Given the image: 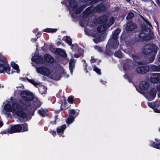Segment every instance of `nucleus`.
Wrapping results in <instances>:
<instances>
[{
	"label": "nucleus",
	"instance_id": "1",
	"mask_svg": "<svg viewBox=\"0 0 160 160\" xmlns=\"http://www.w3.org/2000/svg\"><path fill=\"white\" fill-rule=\"evenodd\" d=\"M4 108L5 111L11 112L14 115H16L20 118H24L26 117L22 106L18 104H13L12 101H7L4 105Z\"/></svg>",
	"mask_w": 160,
	"mask_h": 160
},
{
	"label": "nucleus",
	"instance_id": "2",
	"mask_svg": "<svg viewBox=\"0 0 160 160\" xmlns=\"http://www.w3.org/2000/svg\"><path fill=\"white\" fill-rule=\"evenodd\" d=\"M107 16H102L97 19V22L98 24H101L97 28V30L99 32H103L113 24L114 18L113 17L110 18L109 21H107Z\"/></svg>",
	"mask_w": 160,
	"mask_h": 160
},
{
	"label": "nucleus",
	"instance_id": "3",
	"mask_svg": "<svg viewBox=\"0 0 160 160\" xmlns=\"http://www.w3.org/2000/svg\"><path fill=\"white\" fill-rule=\"evenodd\" d=\"M142 18L146 22L147 27H143L142 28V31L139 34V37L144 40H148L152 38V36L150 34L151 29L152 27L149 22L143 17L141 16Z\"/></svg>",
	"mask_w": 160,
	"mask_h": 160
},
{
	"label": "nucleus",
	"instance_id": "4",
	"mask_svg": "<svg viewBox=\"0 0 160 160\" xmlns=\"http://www.w3.org/2000/svg\"><path fill=\"white\" fill-rule=\"evenodd\" d=\"M157 50V47L154 44H148L146 45L144 47L143 49V53L145 55L151 54V58L149 59V62L151 63L154 60L155 56Z\"/></svg>",
	"mask_w": 160,
	"mask_h": 160
},
{
	"label": "nucleus",
	"instance_id": "5",
	"mask_svg": "<svg viewBox=\"0 0 160 160\" xmlns=\"http://www.w3.org/2000/svg\"><path fill=\"white\" fill-rule=\"evenodd\" d=\"M36 71L38 73L48 76L55 80H58L59 79L56 76V73H53L51 70L47 68L41 66L38 68H36Z\"/></svg>",
	"mask_w": 160,
	"mask_h": 160
},
{
	"label": "nucleus",
	"instance_id": "6",
	"mask_svg": "<svg viewBox=\"0 0 160 160\" xmlns=\"http://www.w3.org/2000/svg\"><path fill=\"white\" fill-rule=\"evenodd\" d=\"M5 71L8 74H13L10 71V68L6 59L2 57L0 54V73H4Z\"/></svg>",
	"mask_w": 160,
	"mask_h": 160
},
{
	"label": "nucleus",
	"instance_id": "7",
	"mask_svg": "<svg viewBox=\"0 0 160 160\" xmlns=\"http://www.w3.org/2000/svg\"><path fill=\"white\" fill-rule=\"evenodd\" d=\"M28 130L27 125L26 123L22 124L21 125H16L8 129V132L12 133L19 132H23Z\"/></svg>",
	"mask_w": 160,
	"mask_h": 160
},
{
	"label": "nucleus",
	"instance_id": "8",
	"mask_svg": "<svg viewBox=\"0 0 160 160\" xmlns=\"http://www.w3.org/2000/svg\"><path fill=\"white\" fill-rule=\"evenodd\" d=\"M120 32V29H117L112 34V38H110L108 41V44H111L112 48L114 49H115L118 47L119 43L117 40V39L118 38V35Z\"/></svg>",
	"mask_w": 160,
	"mask_h": 160
},
{
	"label": "nucleus",
	"instance_id": "9",
	"mask_svg": "<svg viewBox=\"0 0 160 160\" xmlns=\"http://www.w3.org/2000/svg\"><path fill=\"white\" fill-rule=\"evenodd\" d=\"M21 97L23 98V101L21 103L27 106L33 99V96L32 93L28 91H23L21 94Z\"/></svg>",
	"mask_w": 160,
	"mask_h": 160
},
{
	"label": "nucleus",
	"instance_id": "10",
	"mask_svg": "<svg viewBox=\"0 0 160 160\" xmlns=\"http://www.w3.org/2000/svg\"><path fill=\"white\" fill-rule=\"evenodd\" d=\"M79 111L78 110L75 111L73 109L69 110V117L67 120V123L70 124L72 123L74 118L78 115Z\"/></svg>",
	"mask_w": 160,
	"mask_h": 160
},
{
	"label": "nucleus",
	"instance_id": "11",
	"mask_svg": "<svg viewBox=\"0 0 160 160\" xmlns=\"http://www.w3.org/2000/svg\"><path fill=\"white\" fill-rule=\"evenodd\" d=\"M156 90L154 88H152L148 92H144V96L149 100H153L156 95Z\"/></svg>",
	"mask_w": 160,
	"mask_h": 160
},
{
	"label": "nucleus",
	"instance_id": "12",
	"mask_svg": "<svg viewBox=\"0 0 160 160\" xmlns=\"http://www.w3.org/2000/svg\"><path fill=\"white\" fill-rule=\"evenodd\" d=\"M149 87V84L145 82H142L139 84V88L140 90L137 89V91L140 93H142L146 92V90Z\"/></svg>",
	"mask_w": 160,
	"mask_h": 160
},
{
	"label": "nucleus",
	"instance_id": "13",
	"mask_svg": "<svg viewBox=\"0 0 160 160\" xmlns=\"http://www.w3.org/2000/svg\"><path fill=\"white\" fill-rule=\"evenodd\" d=\"M63 40L68 43L71 46V48L72 50L78 48V45L77 44H71L72 39L70 37L67 36H65L63 38Z\"/></svg>",
	"mask_w": 160,
	"mask_h": 160
},
{
	"label": "nucleus",
	"instance_id": "14",
	"mask_svg": "<svg viewBox=\"0 0 160 160\" xmlns=\"http://www.w3.org/2000/svg\"><path fill=\"white\" fill-rule=\"evenodd\" d=\"M149 68L148 67L146 66H139L137 69V72L140 73H145L149 70Z\"/></svg>",
	"mask_w": 160,
	"mask_h": 160
},
{
	"label": "nucleus",
	"instance_id": "15",
	"mask_svg": "<svg viewBox=\"0 0 160 160\" xmlns=\"http://www.w3.org/2000/svg\"><path fill=\"white\" fill-rule=\"evenodd\" d=\"M32 60L37 63H42L44 62V60L38 55H34V56H32Z\"/></svg>",
	"mask_w": 160,
	"mask_h": 160
},
{
	"label": "nucleus",
	"instance_id": "16",
	"mask_svg": "<svg viewBox=\"0 0 160 160\" xmlns=\"http://www.w3.org/2000/svg\"><path fill=\"white\" fill-rule=\"evenodd\" d=\"M155 142H151L150 143V145L154 148L160 149V139L155 138Z\"/></svg>",
	"mask_w": 160,
	"mask_h": 160
},
{
	"label": "nucleus",
	"instance_id": "17",
	"mask_svg": "<svg viewBox=\"0 0 160 160\" xmlns=\"http://www.w3.org/2000/svg\"><path fill=\"white\" fill-rule=\"evenodd\" d=\"M136 25L135 23L130 22L127 23L126 26V28L127 30L130 31L136 28Z\"/></svg>",
	"mask_w": 160,
	"mask_h": 160
},
{
	"label": "nucleus",
	"instance_id": "18",
	"mask_svg": "<svg viewBox=\"0 0 160 160\" xmlns=\"http://www.w3.org/2000/svg\"><path fill=\"white\" fill-rule=\"evenodd\" d=\"M66 128V125L65 124L58 127L57 129V131L58 135L62 137H64V135H62L64 131Z\"/></svg>",
	"mask_w": 160,
	"mask_h": 160
},
{
	"label": "nucleus",
	"instance_id": "19",
	"mask_svg": "<svg viewBox=\"0 0 160 160\" xmlns=\"http://www.w3.org/2000/svg\"><path fill=\"white\" fill-rule=\"evenodd\" d=\"M75 62L74 60L73 59H71L69 62V67L70 73L71 74H72L73 69L75 68Z\"/></svg>",
	"mask_w": 160,
	"mask_h": 160
},
{
	"label": "nucleus",
	"instance_id": "20",
	"mask_svg": "<svg viewBox=\"0 0 160 160\" xmlns=\"http://www.w3.org/2000/svg\"><path fill=\"white\" fill-rule=\"evenodd\" d=\"M76 3L74 0H71L69 2V8L70 11L74 10L76 9Z\"/></svg>",
	"mask_w": 160,
	"mask_h": 160
},
{
	"label": "nucleus",
	"instance_id": "21",
	"mask_svg": "<svg viewBox=\"0 0 160 160\" xmlns=\"http://www.w3.org/2000/svg\"><path fill=\"white\" fill-rule=\"evenodd\" d=\"M44 60L46 62L51 63L54 62V59L50 55L48 54H46L44 57Z\"/></svg>",
	"mask_w": 160,
	"mask_h": 160
},
{
	"label": "nucleus",
	"instance_id": "22",
	"mask_svg": "<svg viewBox=\"0 0 160 160\" xmlns=\"http://www.w3.org/2000/svg\"><path fill=\"white\" fill-rule=\"evenodd\" d=\"M11 65L13 69L16 70V71H15V72L17 73H19V72L20 71L19 68V66L18 65L15 63L14 62H12L11 63Z\"/></svg>",
	"mask_w": 160,
	"mask_h": 160
},
{
	"label": "nucleus",
	"instance_id": "23",
	"mask_svg": "<svg viewBox=\"0 0 160 160\" xmlns=\"http://www.w3.org/2000/svg\"><path fill=\"white\" fill-rule=\"evenodd\" d=\"M154 108V112L157 113H160V103L159 102H156Z\"/></svg>",
	"mask_w": 160,
	"mask_h": 160
},
{
	"label": "nucleus",
	"instance_id": "24",
	"mask_svg": "<svg viewBox=\"0 0 160 160\" xmlns=\"http://www.w3.org/2000/svg\"><path fill=\"white\" fill-rule=\"evenodd\" d=\"M151 75H152V80L153 78H155L156 79H158V82L160 80V73H152Z\"/></svg>",
	"mask_w": 160,
	"mask_h": 160
},
{
	"label": "nucleus",
	"instance_id": "25",
	"mask_svg": "<svg viewBox=\"0 0 160 160\" xmlns=\"http://www.w3.org/2000/svg\"><path fill=\"white\" fill-rule=\"evenodd\" d=\"M132 63V61H130L128 63H125L123 66V69L125 70H128L131 69L132 67L130 66V65H131Z\"/></svg>",
	"mask_w": 160,
	"mask_h": 160
},
{
	"label": "nucleus",
	"instance_id": "26",
	"mask_svg": "<svg viewBox=\"0 0 160 160\" xmlns=\"http://www.w3.org/2000/svg\"><path fill=\"white\" fill-rule=\"evenodd\" d=\"M92 36L93 37H94V38L93 39V40L95 43H97L101 41V39L100 38V37L98 34H93Z\"/></svg>",
	"mask_w": 160,
	"mask_h": 160
},
{
	"label": "nucleus",
	"instance_id": "27",
	"mask_svg": "<svg viewBox=\"0 0 160 160\" xmlns=\"http://www.w3.org/2000/svg\"><path fill=\"white\" fill-rule=\"evenodd\" d=\"M104 9L105 7L104 6L102 5H100L98 6L97 7H96L95 9L96 12H99L104 10Z\"/></svg>",
	"mask_w": 160,
	"mask_h": 160
},
{
	"label": "nucleus",
	"instance_id": "28",
	"mask_svg": "<svg viewBox=\"0 0 160 160\" xmlns=\"http://www.w3.org/2000/svg\"><path fill=\"white\" fill-rule=\"evenodd\" d=\"M43 31L47 32H54L57 31V29L47 28L43 30Z\"/></svg>",
	"mask_w": 160,
	"mask_h": 160
},
{
	"label": "nucleus",
	"instance_id": "29",
	"mask_svg": "<svg viewBox=\"0 0 160 160\" xmlns=\"http://www.w3.org/2000/svg\"><path fill=\"white\" fill-rule=\"evenodd\" d=\"M38 89L39 92L41 94H43L46 92V88L43 86H41Z\"/></svg>",
	"mask_w": 160,
	"mask_h": 160
},
{
	"label": "nucleus",
	"instance_id": "30",
	"mask_svg": "<svg viewBox=\"0 0 160 160\" xmlns=\"http://www.w3.org/2000/svg\"><path fill=\"white\" fill-rule=\"evenodd\" d=\"M150 68L152 71L159 72V67L156 66L152 65L150 66Z\"/></svg>",
	"mask_w": 160,
	"mask_h": 160
},
{
	"label": "nucleus",
	"instance_id": "31",
	"mask_svg": "<svg viewBox=\"0 0 160 160\" xmlns=\"http://www.w3.org/2000/svg\"><path fill=\"white\" fill-rule=\"evenodd\" d=\"M38 112L39 114L43 117L45 116L47 114L46 110L43 109H40L38 110Z\"/></svg>",
	"mask_w": 160,
	"mask_h": 160
},
{
	"label": "nucleus",
	"instance_id": "32",
	"mask_svg": "<svg viewBox=\"0 0 160 160\" xmlns=\"http://www.w3.org/2000/svg\"><path fill=\"white\" fill-rule=\"evenodd\" d=\"M114 55L115 56L119 58H121L122 57V53L121 51H119L115 52L114 53Z\"/></svg>",
	"mask_w": 160,
	"mask_h": 160
},
{
	"label": "nucleus",
	"instance_id": "33",
	"mask_svg": "<svg viewBox=\"0 0 160 160\" xmlns=\"http://www.w3.org/2000/svg\"><path fill=\"white\" fill-rule=\"evenodd\" d=\"M56 51L58 52H62V53L61 54L63 57H65L66 56V54L65 52L63 51L62 49L60 48H58L57 49Z\"/></svg>",
	"mask_w": 160,
	"mask_h": 160
},
{
	"label": "nucleus",
	"instance_id": "34",
	"mask_svg": "<svg viewBox=\"0 0 160 160\" xmlns=\"http://www.w3.org/2000/svg\"><path fill=\"white\" fill-rule=\"evenodd\" d=\"M27 80L30 83L33 84L34 86H37L38 84V83L37 82L33 80H30L28 79H27Z\"/></svg>",
	"mask_w": 160,
	"mask_h": 160
},
{
	"label": "nucleus",
	"instance_id": "35",
	"mask_svg": "<svg viewBox=\"0 0 160 160\" xmlns=\"http://www.w3.org/2000/svg\"><path fill=\"white\" fill-rule=\"evenodd\" d=\"M78 51L79 52H80V53L78 55H77L76 53L74 55V57L76 58H78L80 57L82 53V50L81 49H78Z\"/></svg>",
	"mask_w": 160,
	"mask_h": 160
},
{
	"label": "nucleus",
	"instance_id": "36",
	"mask_svg": "<svg viewBox=\"0 0 160 160\" xmlns=\"http://www.w3.org/2000/svg\"><path fill=\"white\" fill-rule=\"evenodd\" d=\"M93 70L96 72L98 74H100V71L99 69L96 66H93Z\"/></svg>",
	"mask_w": 160,
	"mask_h": 160
},
{
	"label": "nucleus",
	"instance_id": "37",
	"mask_svg": "<svg viewBox=\"0 0 160 160\" xmlns=\"http://www.w3.org/2000/svg\"><path fill=\"white\" fill-rule=\"evenodd\" d=\"M134 16V14L133 13L129 12L128 13V14L127 17V19H131L132 18V17H133Z\"/></svg>",
	"mask_w": 160,
	"mask_h": 160
},
{
	"label": "nucleus",
	"instance_id": "38",
	"mask_svg": "<svg viewBox=\"0 0 160 160\" xmlns=\"http://www.w3.org/2000/svg\"><path fill=\"white\" fill-rule=\"evenodd\" d=\"M156 104V102L155 103H148V105L149 107L152 108L154 110V107Z\"/></svg>",
	"mask_w": 160,
	"mask_h": 160
},
{
	"label": "nucleus",
	"instance_id": "39",
	"mask_svg": "<svg viewBox=\"0 0 160 160\" xmlns=\"http://www.w3.org/2000/svg\"><path fill=\"white\" fill-rule=\"evenodd\" d=\"M68 100L69 102L72 103L73 102V98L71 96L69 97L68 98Z\"/></svg>",
	"mask_w": 160,
	"mask_h": 160
},
{
	"label": "nucleus",
	"instance_id": "40",
	"mask_svg": "<svg viewBox=\"0 0 160 160\" xmlns=\"http://www.w3.org/2000/svg\"><path fill=\"white\" fill-rule=\"evenodd\" d=\"M85 32L86 34L87 35H90L91 34V31L88 29H86L85 30Z\"/></svg>",
	"mask_w": 160,
	"mask_h": 160
},
{
	"label": "nucleus",
	"instance_id": "41",
	"mask_svg": "<svg viewBox=\"0 0 160 160\" xmlns=\"http://www.w3.org/2000/svg\"><path fill=\"white\" fill-rule=\"evenodd\" d=\"M150 80V81L153 83H155L158 82V79H156L155 78H153L152 80V76H151Z\"/></svg>",
	"mask_w": 160,
	"mask_h": 160
},
{
	"label": "nucleus",
	"instance_id": "42",
	"mask_svg": "<svg viewBox=\"0 0 160 160\" xmlns=\"http://www.w3.org/2000/svg\"><path fill=\"white\" fill-rule=\"evenodd\" d=\"M82 9H81V8H80V9L79 8L78 10H77L75 12V13L76 14H78L80 13V12L82 11Z\"/></svg>",
	"mask_w": 160,
	"mask_h": 160
},
{
	"label": "nucleus",
	"instance_id": "43",
	"mask_svg": "<svg viewBox=\"0 0 160 160\" xmlns=\"http://www.w3.org/2000/svg\"><path fill=\"white\" fill-rule=\"evenodd\" d=\"M50 133H51L53 136L56 135V132L55 131L53 130H51L50 131Z\"/></svg>",
	"mask_w": 160,
	"mask_h": 160
},
{
	"label": "nucleus",
	"instance_id": "44",
	"mask_svg": "<svg viewBox=\"0 0 160 160\" xmlns=\"http://www.w3.org/2000/svg\"><path fill=\"white\" fill-rule=\"evenodd\" d=\"M132 57L133 58V59L134 61H135L136 60H137V59L138 58L136 56H135L134 55H132Z\"/></svg>",
	"mask_w": 160,
	"mask_h": 160
},
{
	"label": "nucleus",
	"instance_id": "45",
	"mask_svg": "<svg viewBox=\"0 0 160 160\" xmlns=\"http://www.w3.org/2000/svg\"><path fill=\"white\" fill-rule=\"evenodd\" d=\"M38 38L37 37V38H32L31 40L33 42H35L37 41Z\"/></svg>",
	"mask_w": 160,
	"mask_h": 160
},
{
	"label": "nucleus",
	"instance_id": "46",
	"mask_svg": "<svg viewBox=\"0 0 160 160\" xmlns=\"http://www.w3.org/2000/svg\"><path fill=\"white\" fill-rule=\"evenodd\" d=\"M96 59L94 58H92L91 60V62H95L96 61Z\"/></svg>",
	"mask_w": 160,
	"mask_h": 160
},
{
	"label": "nucleus",
	"instance_id": "47",
	"mask_svg": "<svg viewBox=\"0 0 160 160\" xmlns=\"http://www.w3.org/2000/svg\"><path fill=\"white\" fill-rule=\"evenodd\" d=\"M63 104H62L61 105V109L62 110H65L67 108H63Z\"/></svg>",
	"mask_w": 160,
	"mask_h": 160
},
{
	"label": "nucleus",
	"instance_id": "48",
	"mask_svg": "<svg viewBox=\"0 0 160 160\" xmlns=\"http://www.w3.org/2000/svg\"><path fill=\"white\" fill-rule=\"evenodd\" d=\"M57 119H58V118H56L55 119V123H54V122H51V123H52V124H56V123L55 122L57 120Z\"/></svg>",
	"mask_w": 160,
	"mask_h": 160
},
{
	"label": "nucleus",
	"instance_id": "49",
	"mask_svg": "<svg viewBox=\"0 0 160 160\" xmlns=\"http://www.w3.org/2000/svg\"><path fill=\"white\" fill-rule=\"evenodd\" d=\"M61 72H62V73H65V70L64 69H62L61 70Z\"/></svg>",
	"mask_w": 160,
	"mask_h": 160
},
{
	"label": "nucleus",
	"instance_id": "50",
	"mask_svg": "<svg viewBox=\"0 0 160 160\" xmlns=\"http://www.w3.org/2000/svg\"><path fill=\"white\" fill-rule=\"evenodd\" d=\"M157 89H158V91H159L160 94V86H158L157 87Z\"/></svg>",
	"mask_w": 160,
	"mask_h": 160
},
{
	"label": "nucleus",
	"instance_id": "51",
	"mask_svg": "<svg viewBox=\"0 0 160 160\" xmlns=\"http://www.w3.org/2000/svg\"><path fill=\"white\" fill-rule=\"evenodd\" d=\"M3 125V123L0 121V127H1Z\"/></svg>",
	"mask_w": 160,
	"mask_h": 160
},
{
	"label": "nucleus",
	"instance_id": "52",
	"mask_svg": "<svg viewBox=\"0 0 160 160\" xmlns=\"http://www.w3.org/2000/svg\"><path fill=\"white\" fill-rule=\"evenodd\" d=\"M20 79L21 80H22V81H24L25 80L24 78H20Z\"/></svg>",
	"mask_w": 160,
	"mask_h": 160
},
{
	"label": "nucleus",
	"instance_id": "53",
	"mask_svg": "<svg viewBox=\"0 0 160 160\" xmlns=\"http://www.w3.org/2000/svg\"><path fill=\"white\" fill-rule=\"evenodd\" d=\"M102 83L103 84H105L106 83V82L105 81H102Z\"/></svg>",
	"mask_w": 160,
	"mask_h": 160
},
{
	"label": "nucleus",
	"instance_id": "54",
	"mask_svg": "<svg viewBox=\"0 0 160 160\" xmlns=\"http://www.w3.org/2000/svg\"><path fill=\"white\" fill-rule=\"evenodd\" d=\"M85 69H84V70H85V69H86V66H87V65H86V64H85Z\"/></svg>",
	"mask_w": 160,
	"mask_h": 160
},
{
	"label": "nucleus",
	"instance_id": "55",
	"mask_svg": "<svg viewBox=\"0 0 160 160\" xmlns=\"http://www.w3.org/2000/svg\"><path fill=\"white\" fill-rule=\"evenodd\" d=\"M22 87V86H20V87H17V88H20V87Z\"/></svg>",
	"mask_w": 160,
	"mask_h": 160
},
{
	"label": "nucleus",
	"instance_id": "56",
	"mask_svg": "<svg viewBox=\"0 0 160 160\" xmlns=\"http://www.w3.org/2000/svg\"><path fill=\"white\" fill-rule=\"evenodd\" d=\"M159 72H160V66L159 67Z\"/></svg>",
	"mask_w": 160,
	"mask_h": 160
},
{
	"label": "nucleus",
	"instance_id": "57",
	"mask_svg": "<svg viewBox=\"0 0 160 160\" xmlns=\"http://www.w3.org/2000/svg\"><path fill=\"white\" fill-rule=\"evenodd\" d=\"M66 77H67V78L68 77H69V76L68 75H67Z\"/></svg>",
	"mask_w": 160,
	"mask_h": 160
},
{
	"label": "nucleus",
	"instance_id": "58",
	"mask_svg": "<svg viewBox=\"0 0 160 160\" xmlns=\"http://www.w3.org/2000/svg\"><path fill=\"white\" fill-rule=\"evenodd\" d=\"M128 2H129L130 1V0H126Z\"/></svg>",
	"mask_w": 160,
	"mask_h": 160
},
{
	"label": "nucleus",
	"instance_id": "59",
	"mask_svg": "<svg viewBox=\"0 0 160 160\" xmlns=\"http://www.w3.org/2000/svg\"><path fill=\"white\" fill-rule=\"evenodd\" d=\"M88 71H87V70H86V72H87Z\"/></svg>",
	"mask_w": 160,
	"mask_h": 160
},
{
	"label": "nucleus",
	"instance_id": "60",
	"mask_svg": "<svg viewBox=\"0 0 160 160\" xmlns=\"http://www.w3.org/2000/svg\"><path fill=\"white\" fill-rule=\"evenodd\" d=\"M158 97H160V95L158 94Z\"/></svg>",
	"mask_w": 160,
	"mask_h": 160
},
{
	"label": "nucleus",
	"instance_id": "61",
	"mask_svg": "<svg viewBox=\"0 0 160 160\" xmlns=\"http://www.w3.org/2000/svg\"><path fill=\"white\" fill-rule=\"evenodd\" d=\"M6 133V132H4L3 133L5 134V133Z\"/></svg>",
	"mask_w": 160,
	"mask_h": 160
},
{
	"label": "nucleus",
	"instance_id": "62",
	"mask_svg": "<svg viewBox=\"0 0 160 160\" xmlns=\"http://www.w3.org/2000/svg\"><path fill=\"white\" fill-rule=\"evenodd\" d=\"M85 60H84V63H85Z\"/></svg>",
	"mask_w": 160,
	"mask_h": 160
},
{
	"label": "nucleus",
	"instance_id": "63",
	"mask_svg": "<svg viewBox=\"0 0 160 160\" xmlns=\"http://www.w3.org/2000/svg\"><path fill=\"white\" fill-rule=\"evenodd\" d=\"M159 131L160 132V128H159Z\"/></svg>",
	"mask_w": 160,
	"mask_h": 160
},
{
	"label": "nucleus",
	"instance_id": "64",
	"mask_svg": "<svg viewBox=\"0 0 160 160\" xmlns=\"http://www.w3.org/2000/svg\"><path fill=\"white\" fill-rule=\"evenodd\" d=\"M95 1H98V0H95Z\"/></svg>",
	"mask_w": 160,
	"mask_h": 160
}]
</instances>
